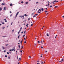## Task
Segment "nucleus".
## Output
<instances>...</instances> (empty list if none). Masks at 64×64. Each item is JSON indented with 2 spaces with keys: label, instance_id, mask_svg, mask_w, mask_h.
<instances>
[{
  "label": "nucleus",
  "instance_id": "obj_52",
  "mask_svg": "<svg viewBox=\"0 0 64 64\" xmlns=\"http://www.w3.org/2000/svg\"><path fill=\"white\" fill-rule=\"evenodd\" d=\"M52 3H53V4H55V3L54 2H53Z\"/></svg>",
  "mask_w": 64,
  "mask_h": 64
},
{
  "label": "nucleus",
  "instance_id": "obj_13",
  "mask_svg": "<svg viewBox=\"0 0 64 64\" xmlns=\"http://www.w3.org/2000/svg\"><path fill=\"white\" fill-rule=\"evenodd\" d=\"M19 37H20V34H19V36H18V39H19Z\"/></svg>",
  "mask_w": 64,
  "mask_h": 64
},
{
  "label": "nucleus",
  "instance_id": "obj_6",
  "mask_svg": "<svg viewBox=\"0 0 64 64\" xmlns=\"http://www.w3.org/2000/svg\"><path fill=\"white\" fill-rule=\"evenodd\" d=\"M24 15L25 16H26V17H27V16H28V15H26V14H25Z\"/></svg>",
  "mask_w": 64,
  "mask_h": 64
},
{
  "label": "nucleus",
  "instance_id": "obj_49",
  "mask_svg": "<svg viewBox=\"0 0 64 64\" xmlns=\"http://www.w3.org/2000/svg\"><path fill=\"white\" fill-rule=\"evenodd\" d=\"M40 9L38 10V12H39V11H40Z\"/></svg>",
  "mask_w": 64,
  "mask_h": 64
},
{
  "label": "nucleus",
  "instance_id": "obj_51",
  "mask_svg": "<svg viewBox=\"0 0 64 64\" xmlns=\"http://www.w3.org/2000/svg\"><path fill=\"white\" fill-rule=\"evenodd\" d=\"M25 34H24L23 36V37H24V36H25Z\"/></svg>",
  "mask_w": 64,
  "mask_h": 64
},
{
  "label": "nucleus",
  "instance_id": "obj_31",
  "mask_svg": "<svg viewBox=\"0 0 64 64\" xmlns=\"http://www.w3.org/2000/svg\"><path fill=\"white\" fill-rule=\"evenodd\" d=\"M20 52H21V53H22V50H20Z\"/></svg>",
  "mask_w": 64,
  "mask_h": 64
},
{
  "label": "nucleus",
  "instance_id": "obj_4",
  "mask_svg": "<svg viewBox=\"0 0 64 64\" xmlns=\"http://www.w3.org/2000/svg\"><path fill=\"white\" fill-rule=\"evenodd\" d=\"M1 23L2 24H3V25H4V22H1Z\"/></svg>",
  "mask_w": 64,
  "mask_h": 64
},
{
  "label": "nucleus",
  "instance_id": "obj_24",
  "mask_svg": "<svg viewBox=\"0 0 64 64\" xmlns=\"http://www.w3.org/2000/svg\"><path fill=\"white\" fill-rule=\"evenodd\" d=\"M41 62V64H43V62Z\"/></svg>",
  "mask_w": 64,
  "mask_h": 64
},
{
  "label": "nucleus",
  "instance_id": "obj_60",
  "mask_svg": "<svg viewBox=\"0 0 64 64\" xmlns=\"http://www.w3.org/2000/svg\"><path fill=\"white\" fill-rule=\"evenodd\" d=\"M46 10H47V8H46Z\"/></svg>",
  "mask_w": 64,
  "mask_h": 64
},
{
  "label": "nucleus",
  "instance_id": "obj_45",
  "mask_svg": "<svg viewBox=\"0 0 64 64\" xmlns=\"http://www.w3.org/2000/svg\"><path fill=\"white\" fill-rule=\"evenodd\" d=\"M56 2V1L55 0H54V1L53 2Z\"/></svg>",
  "mask_w": 64,
  "mask_h": 64
},
{
  "label": "nucleus",
  "instance_id": "obj_37",
  "mask_svg": "<svg viewBox=\"0 0 64 64\" xmlns=\"http://www.w3.org/2000/svg\"><path fill=\"white\" fill-rule=\"evenodd\" d=\"M24 32V31H23L22 32H21V33L22 34H23V32Z\"/></svg>",
  "mask_w": 64,
  "mask_h": 64
},
{
  "label": "nucleus",
  "instance_id": "obj_30",
  "mask_svg": "<svg viewBox=\"0 0 64 64\" xmlns=\"http://www.w3.org/2000/svg\"><path fill=\"white\" fill-rule=\"evenodd\" d=\"M38 3H39V2H36V4H37Z\"/></svg>",
  "mask_w": 64,
  "mask_h": 64
},
{
  "label": "nucleus",
  "instance_id": "obj_23",
  "mask_svg": "<svg viewBox=\"0 0 64 64\" xmlns=\"http://www.w3.org/2000/svg\"><path fill=\"white\" fill-rule=\"evenodd\" d=\"M22 48H21V49H23V47L22 46Z\"/></svg>",
  "mask_w": 64,
  "mask_h": 64
},
{
  "label": "nucleus",
  "instance_id": "obj_41",
  "mask_svg": "<svg viewBox=\"0 0 64 64\" xmlns=\"http://www.w3.org/2000/svg\"><path fill=\"white\" fill-rule=\"evenodd\" d=\"M5 57H7V55H6L5 56Z\"/></svg>",
  "mask_w": 64,
  "mask_h": 64
},
{
  "label": "nucleus",
  "instance_id": "obj_35",
  "mask_svg": "<svg viewBox=\"0 0 64 64\" xmlns=\"http://www.w3.org/2000/svg\"><path fill=\"white\" fill-rule=\"evenodd\" d=\"M63 60H63V58H62V59L61 60H62V61H63Z\"/></svg>",
  "mask_w": 64,
  "mask_h": 64
},
{
  "label": "nucleus",
  "instance_id": "obj_15",
  "mask_svg": "<svg viewBox=\"0 0 64 64\" xmlns=\"http://www.w3.org/2000/svg\"><path fill=\"white\" fill-rule=\"evenodd\" d=\"M58 7V6H55V8H57V7Z\"/></svg>",
  "mask_w": 64,
  "mask_h": 64
},
{
  "label": "nucleus",
  "instance_id": "obj_3",
  "mask_svg": "<svg viewBox=\"0 0 64 64\" xmlns=\"http://www.w3.org/2000/svg\"><path fill=\"white\" fill-rule=\"evenodd\" d=\"M19 12H17L16 16V17H17V15H18V14H19Z\"/></svg>",
  "mask_w": 64,
  "mask_h": 64
},
{
  "label": "nucleus",
  "instance_id": "obj_11",
  "mask_svg": "<svg viewBox=\"0 0 64 64\" xmlns=\"http://www.w3.org/2000/svg\"><path fill=\"white\" fill-rule=\"evenodd\" d=\"M28 2H26V4H28Z\"/></svg>",
  "mask_w": 64,
  "mask_h": 64
},
{
  "label": "nucleus",
  "instance_id": "obj_12",
  "mask_svg": "<svg viewBox=\"0 0 64 64\" xmlns=\"http://www.w3.org/2000/svg\"><path fill=\"white\" fill-rule=\"evenodd\" d=\"M2 8H0V11H1V10H2Z\"/></svg>",
  "mask_w": 64,
  "mask_h": 64
},
{
  "label": "nucleus",
  "instance_id": "obj_16",
  "mask_svg": "<svg viewBox=\"0 0 64 64\" xmlns=\"http://www.w3.org/2000/svg\"><path fill=\"white\" fill-rule=\"evenodd\" d=\"M34 46H36V44H34Z\"/></svg>",
  "mask_w": 64,
  "mask_h": 64
},
{
  "label": "nucleus",
  "instance_id": "obj_18",
  "mask_svg": "<svg viewBox=\"0 0 64 64\" xmlns=\"http://www.w3.org/2000/svg\"><path fill=\"white\" fill-rule=\"evenodd\" d=\"M38 43L39 44L40 43V41H38Z\"/></svg>",
  "mask_w": 64,
  "mask_h": 64
},
{
  "label": "nucleus",
  "instance_id": "obj_63",
  "mask_svg": "<svg viewBox=\"0 0 64 64\" xmlns=\"http://www.w3.org/2000/svg\"><path fill=\"white\" fill-rule=\"evenodd\" d=\"M37 64H40V63H37Z\"/></svg>",
  "mask_w": 64,
  "mask_h": 64
},
{
  "label": "nucleus",
  "instance_id": "obj_32",
  "mask_svg": "<svg viewBox=\"0 0 64 64\" xmlns=\"http://www.w3.org/2000/svg\"><path fill=\"white\" fill-rule=\"evenodd\" d=\"M33 26V24H32L31 25V26Z\"/></svg>",
  "mask_w": 64,
  "mask_h": 64
},
{
  "label": "nucleus",
  "instance_id": "obj_19",
  "mask_svg": "<svg viewBox=\"0 0 64 64\" xmlns=\"http://www.w3.org/2000/svg\"><path fill=\"white\" fill-rule=\"evenodd\" d=\"M2 48H3V50H4V47L3 46H2Z\"/></svg>",
  "mask_w": 64,
  "mask_h": 64
},
{
  "label": "nucleus",
  "instance_id": "obj_25",
  "mask_svg": "<svg viewBox=\"0 0 64 64\" xmlns=\"http://www.w3.org/2000/svg\"><path fill=\"white\" fill-rule=\"evenodd\" d=\"M7 54H9V52H7Z\"/></svg>",
  "mask_w": 64,
  "mask_h": 64
},
{
  "label": "nucleus",
  "instance_id": "obj_62",
  "mask_svg": "<svg viewBox=\"0 0 64 64\" xmlns=\"http://www.w3.org/2000/svg\"><path fill=\"white\" fill-rule=\"evenodd\" d=\"M29 58H31V57L30 56H29Z\"/></svg>",
  "mask_w": 64,
  "mask_h": 64
},
{
  "label": "nucleus",
  "instance_id": "obj_5",
  "mask_svg": "<svg viewBox=\"0 0 64 64\" xmlns=\"http://www.w3.org/2000/svg\"><path fill=\"white\" fill-rule=\"evenodd\" d=\"M7 37V36H2V37L5 38V37Z\"/></svg>",
  "mask_w": 64,
  "mask_h": 64
},
{
  "label": "nucleus",
  "instance_id": "obj_28",
  "mask_svg": "<svg viewBox=\"0 0 64 64\" xmlns=\"http://www.w3.org/2000/svg\"><path fill=\"white\" fill-rule=\"evenodd\" d=\"M52 7V6H50V8H51V7Z\"/></svg>",
  "mask_w": 64,
  "mask_h": 64
},
{
  "label": "nucleus",
  "instance_id": "obj_55",
  "mask_svg": "<svg viewBox=\"0 0 64 64\" xmlns=\"http://www.w3.org/2000/svg\"><path fill=\"white\" fill-rule=\"evenodd\" d=\"M12 32H14V30H12Z\"/></svg>",
  "mask_w": 64,
  "mask_h": 64
},
{
  "label": "nucleus",
  "instance_id": "obj_29",
  "mask_svg": "<svg viewBox=\"0 0 64 64\" xmlns=\"http://www.w3.org/2000/svg\"><path fill=\"white\" fill-rule=\"evenodd\" d=\"M24 3V2L23 1H22L21 2V3Z\"/></svg>",
  "mask_w": 64,
  "mask_h": 64
},
{
  "label": "nucleus",
  "instance_id": "obj_61",
  "mask_svg": "<svg viewBox=\"0 0 64 64\" xmlns=\"http://www.w3.org/2000/svg\"><path fill=\"white\" fill-rule=\"evenodd\" d=\"M40 12H38V13H39V14H40Z\"/></svg>",
  "mask_w": 64,
  "mask_h": 64
},
{
  "label": "nucleus",
  "instance_id": "obj_58",
  "mask_svg": "<svg viewBox=\"0 0 64 64\" xmlns=\"http://www.w3.org/2000/svg\"><path fill=\"white\" fill-rule=\"evenodd\" d=\"M22 41H21V42H20V43H22Z\"/></svg>",
  "mask_w": 64,
  "mask_h": 64
},
{
  "label": "nucleus",
  "instance_id": "obj_9",
  "mask_svg": "<svg viewBox=\"0 0 64 64\" xmlns=\"http://www.w3.org/2000/svg\"><path fill=\"white\" fill-rule=\"evenodd\" d=\"M2 5H5V3H2Z\"/></svg>",
  "mask_w": 64,
  "mask_h": 64
},
{
  "label": "nucleus",
  "instance_id": "obj_50",
  "mask_svg": "<svg viewBox=\"0 0 64 64\" xmlns=\"http://www.w3.org/2000/svg\"><path fill=\"white\" fill-rule=\"evenodd\" d=\"M34 13H33V14H32V15H33V14H34Z\"/></svg>",
  "mask_w": 64,
  "mask_h": 64
},
{
  "label": "nucleus",
  "instance_id": "obj_54",
  "mask_svg": "<svg viewBox=\"0 0 64 64\" xmlns=\"http://www.w3.org/2000/svg\"><path fill=\"white\" fill-rule=\"evenodd\" d=\"M14 49H12V51H14Z\"/></svg>",
  "mask_w": 64,
  "mask_h": 64
},
{
  "label": "nucleus",
  "instance_id": "obj_10",
  "mask_svg": "<svg viewBox=\"0 0 64 64\" xmlns=\"http://www.w3.org/2000/svg\"><path fill=\"white\" fill-rule=\"evenodd\" d=\"M5 29V27L4 26L2 28V29Z\"/></svg>",
  "mask_w": 64,
  "mask_h": 64
},
{
  "label": "nucleus",
  "instance_id": "obj_48",
  "mask_svg": "<svg viewBox=\"0 0 64 64\" xmlns=\"http://www.w3.org/2000/svg\"><path fill=\"white\" fill-rule=\"evenodd\" d=\"M4 52H6V51H5V50H4Z\"/></svg>",
  "mask_w": 64,
  "mask_h": 64
},
{
  "label": "nucleus",
  "instance_id": "obj_22",
  "mask_svg": "<svg viewBox=\"0 0 64 64\" xmlns=\"http://www.w3.org/2000/svg\"><path fill=\"white\" fill-rule=\"evenodd\" d=\"M20 45L19 46V49H20Z\"/></svg>",
  "mask_w": 64,
  "mask_h": 64
},
{
  "label": "nucleus",
  "instance_id": "obj_46",
  "mask_svg": "<svg viewBox=\"0 0 64 64\" xmlns=\"http://www.w3.org/2000/svg\"><path fill=\"white\" fill-rule=\"evenodd\" d=\"M41 48H42V49H43V47L42 46H41Z\"/></svg>",
  "mask_w": 64,
  "mask_h": 64
},
{
  "label": "nucleus",
  "instance_id": "obj_40",
  "mask_svg": "<svg viewBox=\"0 0 64 64\" xmlns=\"http://www.w3.org/2000/svg\"><path fill=\"white\" fill-rule=\"evenodd\" d=\"M24 43L26 44V41H25L24 42Z\"/></svg>",
  "mask_w": 64,
  "mask_h": 64
},
{
  "label": "nucleus",
  "instance_id": "obj_39",
  "mask_svg": "<svg viewBox=\"0 0 64 64\" xmlns=\"http://www.w3.org/2000/svg\"><path fill=\"white\" fill-rule=\"evenodd\" d=\"M29 20H30V18H28V21H29Z\"/></svg>",
  "mask_w": 64,
  "mask_h": 64
},
{
  "label": "nucleus",
  "instance_id": "obj_21",
  "mask_svg": "<svg viewBox=\"0 0 64 64\" xmlns=\"http://www.w3.org/2000/svg\"><path fill=\"white\" fill-rule=\"evenodd\" d=\"M8 59H10V56H8Z\"/></svg>",
  "mask_w": 64,
  "mask_h": 64
},
{
  "label": "nucleus",
  "instance_id": "obj_27",
  "mask_svg": "<svg viewBox=\"0 0 64 64\" xmlns=\"http://www.w3.org/2000/svg\"><path fill=\"white\" fill-rule=\"evenodd\" d=\"M9 51H12V50L11 49Z\"/></svg>",
  "mask_w": 64,
  "mask_h": 64
},
{
  "label": "nucleus",
  "instance_id": "obj_20",
  "mask_svg": "<svg viewBox=\"0 0 64 64\" xmlns=\"http://www.w3.org/2000/svg\"><path fill=\"white\" fill-rule=\"evenodd\" d=\"M19 60H20V61H21V58H19Z\"/></svg>",
  "mask_w": 64,
  "mask_h": 64
},
{
  "label": "nucleus",
  "instance_id": "obj_33",
  "mask_svg": "<svg viewBox=\"0 0 64 64\" xmlns=\"http://www.w3.org/2000/svg\"><path fill=\"white\" fill-rule=\"evenodd\" d=\"M25 33H26V31H24V34H25Z\"/></svg>",
  "mask_w": 64,
  "mask_h": 64
},
{
  "label": "nucleus",
  "instance_id": "obj_59",
  "mask_svg": "<svg viewBox=\"0 0 64 64\" xmlns=\"http://www.w3.org/2000/svg\"><path fill=\"white\" fill-rule=\"evenodd\" d=\"M64 16H62L63 18H64Z\"/></svg>",
  "mask_w": 64,
  "mask_h": 64
},
{
  "label": "nucleus",
  "instance_id": "obj_56",
  "mask_svg": "<svg viewBox=\"0 0 64 64\" xmlns=\"http://www.w3.org/2000/svg\"><path fill=\"white\" fill-rule=\"evenodd\" d=\"M10 13H12V12H11V11H10Z\"/></svg>",
  "mask_w": 64,
  "mask_h": 64
},
{
  "label": "nucleus",
  "instance_id": "obj_14",
  "mask_svg": "<svg viewBox=\"0 0 64 64\" xmlns=\"http://www.w3.org/2000/svg\"><path fill=\"white\" fill-rule=\"evenodd\" d=\"M10 6H12V4H10Z\"/></svg>",
  "mask_w": 64,
  "mask_h": 64
},
{
  "label": "nucleus",
  "instance_id": "obj_34",
  "mask_svg": "<svg viewBox=\"0 0 64 64\" xmlns=\"http://www.w3.org/2000/svg\"><path fill=\"white\" fill-rule=\"evenodd\" d=\"M4 21H6V18L4 19Z\"/></svg>",
  "mask_w": 64,
  "mask_h": 64
},
{
  "label": "nucleus",
  "instance_id": "obj_43",
  "mask_svg": "<svg viewBox=\"0 0 64 64\" xmlns=\"http://www.w3.org/2000/svg\"><path fill=\"white\" fill-rule=\"evenodd\" d=\"M37 62H39V61H37Z\"/></svg>",
  "mask_w": 64,
  "mask_h": 64
},
{
  "label": "nucleus",
  "instance_id": "obj_17",
  "mask_svg": "<svg viewBox=\"0 0 64 64\" xmlns=\"http://www.w3.org/2000/svg\"><path fill=\"white\" fill-rule=\"evenodd\" d=\"M47 36H49V34H47Z\"/></svg>",
  "mask_w": 64,
  "mask_h": 64
},
{
  "label": "nucleus",
  "instance_id": "obj_1",
  "mask_svg": "<svg viewBox=\"0 0 64 64\" xmlns=\"http://www.w3.org/2000/svg\"><path fill=\"white\" fill-rule=\"evenodd\" d=\"M22 29V27H21V28H20V29L19 31L18 32V34H19V33L21 31V29Z\"/></svg>",
  "mask_w": 64,
  "mask_h": 64
},
{
  "label": "nucleus",
  "instance_id": "obj_42",
  "mask_svg": "<svg viewBox=\"0 0 64 64\" xmlns=\"http://www.w3.org/2000/svg\"><path fill=\"white\" fill-rule=\"evenodd\" d=\"M8 44H6V46H8Z\"/></svg>",
  "mask_w": 64,
  "mask_h": 64
},
{
  "label": "nucleus",
  "instance_id": "obj_26",
  "mask_svg": "<svg viewBox=\"0 0 64 64\" xmlns=\"http://www.w3.org/2000/svg\"><path fill=\"white\" fill-rule=\"evenodd\" d=\"M35 16H37V15H38V14H35Z\"/></svg>",
  "mask_w": 64,
  "mask_h": 64
},
{
  "label": "nucleus",
  "instance_id": "obj_2",
  "mask_svg": "<svg viewBox=\"0 0 64 64\" xmlns=\"http://www.w3.org/2000/svg\"><path fill=\"white\" fill-rule=\"evenodd\" d=\"M24 16H19V17H21V18H22V17H23V18H22V19H24Z\"/></svg>",
  "mask_w": 64,
  "mask_h": 64
},
{
  "label": "nucleus",
  "instance_id": "obj_47",
  "mask_svg": "<svg viewBox=\"0 0 64 64\" xmlns=\"http://www.w3.org/2000/svg\"><path fill=\"white\" fill-rule=\"evenodd\" d=\"M40 9V12H41V9Z\"/></svg>",
  "mask_w": 64,
  "mask_h": 64
},
{
  "label": "nucleus",
  "instance_id": "obj_38",
  "mask_svg": "<svg viewBox=\"0 0 64 64\" xmlns=\"http://www.w3.org/2000/svg\"><path fill=\"white\" fill-rule=\"evenodd\" d=\"M41 10H43V8H41Z\"/></svg>",
  "mask_w": 64,
  "mask_h": 64
},
{
  "label": "nucleus",
  "instance_id": "obj_64",
  "mask_svg": "<svg viewBox=\"0 0 64 64\" xmlns=\"http://www.w3.org/2000/svg\"><path fill=\"white\" fill-rule=\"evenodd\" d=\"M9 53H10V54L11 53V52H9Z\"/></svg>",
  "mask_w": 64,
  "mask_h": 64
},
{
  "label": "nucleus",
  "instance_id": "obj_53",
  "mask_svg": "<svg viewBox=\"0 0 64 64\" xmlns=\"http://www.w3.org/2000/svg\"><path fill=\"white\" fill-rule=\"evenodd\" d=\"M5 22H7V20H6L5 21Z\"/></svg>",
  "mask_w": 64,
  "mask_h": 64
},
{
  "label": "nucleus",
  "instance_id": "obj_7",
  "mask_svg": "<svg viewBox=\"0 0 64 64\" xmlns=\"http://www.w3.org/2000/svg\"><path fill=\"white\" fill-rule=\"evenodd\" d=\"M28 25H29V24H28L26 25V27H28Z\"/></svg>",
  "mask_w": 64,
  "mask_h": 64
},
{
  "label": "nucleus",
  "instance_id": "obj_57",
  "mask_svg": "<svg viewBox=\"0 0 64 64\" xmlns=\"http://www.w3.org/2000/svg\"><path fill=\"white\" fill-rule=\"evenodd\" d=\"M8 42V40H7L6 41V42Z\"/></svg>",
  "mask_w": 64,
  "mask_h": 64
},
{
  "label": "nucleus",
  "instance_id": "obj_8",
  "mask_svg": "<svg viewBox=\"0 0 64 64\" xmlns=\"http://www.w3.org/2000/svg\"><path fill=\"white\" fill-rule=\"evenodd\" d=\"M4 10H6V7H4Z\"/></svg>",
  "mask_w": 64,
  "mask_h": 64
},
{
  "label": "nucleus",
  "instance_id": "obj_44",
  "mask_svg": "<svg viewBox=\"0 0 64 64\" xmlns=\"http://www.w3.org/2000/svg\"><path fill=\"white\" fill-rule=\"evenodd\" d=\"M48 4H50V2H49V1H48Z\"/></svg>",
  "mask_w": 64,
  "mask_h": 64
},
{
  "label": "nucleus",
  "instance_id": "obj_36",
  "mask_svg": "<svg viewBox=\"0 0 64 64\" xmlns=\"http://www.w3.org/2000/svg\"><path fill=\"white\" fill-rule=\"evenodd\" d=\"M35 17H36V16L35 15H34V16H33V17L34 18Z\"/></svg>",
  "mask_w": 64,
  "mask_h": 64
}]
</instances>
